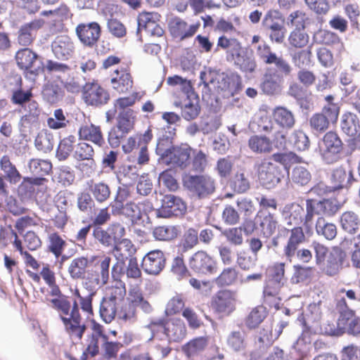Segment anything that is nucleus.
I'll list each match as a JSON object with an SVG mask.
<instances>
[{"label": "nucleus", "instance_id": "f257e3e1", "mask_svg": "<svg viewBox=\"0 0 360 360\" xmlns=\"http://www.w3.org/2000/svg\"><path fill=\"white\" fill-rule=\"evenodd\" d=\"M136 94L120 97L113 103V110L106 112L108 121H110L117 114L115 124L108 134V141L112 148L119 147L129 133L134 128L136 112L131 108L136 102Z\"/></svg>", "mask_w": 360, "mask_h": 360}, {"label": "nucleus", "instance_id": "f03ea898", "mask_svg": "<svg viewBox=\"0 0 360 360\" xmlns=\"http://www.w3.org/2000/svg\"><path fill=\"white\" fill-rule=\"evenodd\" d=\"M51 295L56 297L50 300L51 307L56 310L64 326L65 331L72 339L81 340L86 329L80 314L79 304L75 300L71 304L70 297L61 292L56 285H49Z\"/></svg>", "mask_w": 360, "mask_h": 360}, {"label": "nucleus", "instance_id": "7ed1b4c3", "mask_svg": "<svg viewBox=\"0 0 360 360\" xmlns=\"http://www.w3.org/2000/svg\"><path fill=\"white\" fill-rule=\"evenodd\" d=\"M262 130L272 134V139L265 135H252L248 140L250 149L258 154L270 153L273 148L283 150L286 148L287 134L278 131L274 124L264 126Z\"/></svg>", "mask_w": 360, "mask_h": 360}, {"label": "nucleus", "instance_id": "20e7f679", "mask_svg": "<svg viewBox=\"0 0 360 360\" xmlns=\"http://www.w3.org/2000/svg\"><path fill=\"white\" fill-rule=\"evenodd\" d=\"M200 78L206 84H216L226 98L234 96L241 89L239 77L220 73L217 69H206L200 72Z\"/></svg>", "mask_w": 360, "mask_h": 360}, {"label": "nucleus", "instance_id": "39448f33", "mask_svg": "<svg viewBox=\"0 0 360 360\" xmlns=\"http://www.w3.org/2000/svg\"><path fill=\"white\" fill-rule=\"evenodd\" d=\"M347 198L342 195L340 199L337 197L323 198L320 200L307 199L306 207L308 210L307 220L309 221L315 215L327 217L335 216L347 202Z\"/></svg>", "mask_w": 360, "mask_h": 360}, {"label": "nucleus", "instance_id": "423d86ee", "mask_svg": "<svg viewBox=\"0 0 360 360\" xmlns=\"http://www.w3.org/2000/svg\"><path fill=\"white\" fill-rule=\"evenodd\" d=\"M319 147L321 158L326 164H333L341 159L344 144L337 132H326L321 139Z\"/></svg>", "mask_w": 360, "mask_h": 360}, {"label": "nucleus", "instance_id": "0eeeda50", "mask_svg": "<svg viewBox=\"0 0 360 360\" xmlns=\"http://www.w3.org/2000/svg\"><path fill=\"white\" fill-rule=\"evenodd\" d=\"M162 143L158 144L157 150L161 153V157L167 165H172L181 169L186 168L191 163L192 148L188 143L172 146L164 150Z\"/></svg>", "mask_w": 360, "mask_h": 360}, {"label": "nucleus", "instance_id": "6e6552de", "mask_svg": "<svg viewBox=\"0 0 360 360\" xmlns=\"http://www.w3.org/2000/svg\"><path fill=\"white\" fill-rule=\"evenodd\" d=\"M90 333L86 338V347L81 356V360L95 357L100 353V345L109 340L105 327L95 320L91 321Z\"/></svg>", "mask_w": 360, "mask_h": 360}, {"label": "nucleus", "instance_id": "1a4fd4ad", "mask_svg": "<svg viewBox=\"0 0 360 360\" xmlns=\"http://www.w3.org/2000/svg\"><path fill=\"white\" fill-rule=\"evenodd\" d=\"M184 186L200 198L212 194L215 190V181L208 175L186 174L183 179Z\"/></svg>", "mask_w": 360, "mask_h": 360}, {"label": "nucleus", "instance_id": "9d476101", "mask_svg": "<svg viewBox=\"0 0 360 360\" xmlns=\"http://www.w3.org/2000/svg\"><path fill=\"white\" fill-rule=\"evenodd\" d=\"M181 94L173 98L174 105L181 109V115L184 120L191 121L196 119L201 111L198 96L194 89L189 93Z\"/></svg>", "mask_w": 360, "mask_h": 360}, {"label": "nucleus", "instance_id": "9b49d317", "mask_svg": "<svg viewBox=\"0 0 360 360\" xmlns=\"http://www.w3.org/2000/svg\"><path fill=\"white\" fill-rule=\"evenodd\" d=\"M118 256L117 262L112 265L111 269V276L115 281H120L122 276L124 275L125 262L128 258L134 257L133 255L136 252V247L132 242L127 238L122 239L114 246Z\"/></svg>", "mask_w": 360, "mask_h": 360}, {"label": "nucleus", "instance_id": "f8f14e48", "mask_svg": "<svg viewBox=\"0 0 360 360\" xmlns=\"http://www.w3.org/2000/svg\"><path fill=\"white\" fill-rule=\"evenodd\" d=\"M237 295L231 290H220L211 298L210 307L214 313L221 316H229L236 309Z\"/></svg>", "mask_w": 360, "mask_h": 360}, {"label": "nucleus", "instance_id": "ddd939ff", "mask_svg": "<svg viewBox=\"0 0 360 360\" xmlns=\"http://www.w3.org/2000/svg\"><path fill=\"white\" fill-rule=\"evenodd\" d=\"M308 210L306 207V211L302 206L297 203H291L284 207L283 211V216L284 217L286 224L288 226H301L308 232L311 230L313 220L311 219L308 221L307 219Z\"/></svg>", "mask_w": 360, "mask_h": 360}, {"label": "nucleus", "instance_id": "4468645a", "mask_svg": "<svg viewBox=\"0 0 360 360\" xmlns=\"http://www.w3.org/2000/svg\"><path fill=\"white\" fill-rule=\"evenodd\" d=\"M338 120V108L335 105L323 107L321 112L312 115L309 119V126L313 131L323 132L330 124H335Z\"/></svg>", "mask_w": 360, "mask_h": 360}, {"label": "nucleus", "instance_id": "2eb2a0df", "mask_svg": "<svg viewBox=\"0 0 360 360\" xmlns=\"http://www.w3.org/2000/svg\"><path fill=\"white\" fill-rule=\"evenodd\" d=\"M190 269L197 274H213L217 271V263L205 251L195 252L190 258Z\"/></svg>", "mask_w": 360, "mask_h": 360}, {"label": "nucleus", "instance_id": "dca6fc26", "mask_svg": "<svg viewBox=\"0 0 360 360\" xmlns=\"http://www.w3.org/2000/svg\"><path fill=\"white\" fill-rule=\"evenodd\" d=\"M15 60L19 68H67L63 64H54L46 60V64L37 53L28 48L19 50L15 54Z\"/></svg>", "mask_w": 360, "mask_h": 360}, {"label": "nucleus", "instance_id": "f3484780", "mask_svg": "<svg viewBox=\"0 0 360 360\" xmlns=\"http://www.w3.org/2000/svg\"><path fill=\"white\" fill-rule=\"evenodd\" d=\"M186 212V203L179 197L172 194L164 196L161 207L157 211L158 215L163 218L182 216Z\"/></svg>", "mask_w": 360, "mask_h": 360}, {"label": "nucleus", "instance_id": "a211bd4d", "mask_svg": "<svg viewBox=\"0 0 360 360\" xmlns=\"http://www.w3.org/2000/svg\"><path fill=\"white\" fill-rule=\"evenodd\" d=\"M304 229L302 226H295L290 229H285L288 239L283 251L284 256L290 262L295 257L299 247L307 240Z\"/></svg>", "mask_w": 360, "mask_h": 360}, {"label": "nucleus", "instance_id": "6ab92c4d", "mask_svg": "<svg viewBox=\"0 0 360 360\" xmlns=\"http://www.w3.org/2000/svg\"><path fill=\"white\" fill-rule=\"evenodd\" d=\"M83 99L88 105H102L109 101L110 94L98 83H88L84 88Z\"/></svg>", "mask_w": 360, "mask_h": 360}, {"label": "nucleus", "instance_id": "aec40b11", "mask_svg": "<svg viewBox=\"0 0 360 360\" xmlns=\"http://www.w3.org/2000/svg\"><path fill=\"white\" fill-rule=\"evenodd\" d=\"M258 176L266 186L272 187L281 181V172L277 165L269 160L264 159L258 166Z\"/></svg>", "mask_w": 360, "mask_h": 360}, {"label": "nucleus", "instance_id": "412c9836", "mask_svg": "<svg viewBox=\"0 0 360 360\" xmlns=\"http://www.w3.org/2000/svg\"><path fill=\"white\" fill-rule=\"evenodd\" d=\"M166 258L162 251H150L143 258L141 266L144 271L150 275H158L165 268Z\"/></svg>", "mask_w": 360, "mask_h": 360}, {"label": "nucleus", "instance_id": "4be33fe9", "mask_svg": "<svg viewBox=\"0 0 360 360\" xmlns=\"http://www.w3.org/2000/svg\"><path fill=\"white\" fill-rule=\"evenodd\" d=\"M168 26L171 35L179 40L193 37L199 27L198 24L188 25L185 20L179 17L171 18Z\"/></svg>", "mask_w": 360, "mask_h": 360}, {"label": "nucleus", "instance_id": "5701e85b", "mask_svg": "<svg viewBox=\"0 0 360 360\" xmlns=\"http://www.w3.org/2000/svg\"><path fill=\"white\" fill-rule=\"evenodd\" d=\"M345 258L346 252L344 250L338 246L333 247L323 263V271L330 276L336 275L342 268Z\"/></svg>", "mask_w": 360, "mask_h": 360}, {"label": "nucleus", "instance_id": "b1692460", "mask_svg": "<svg viewBox=\"0 0 360 360\" xmlns=\"http://www.w3.org/2000/svg\"><path fill=\"white\" fill-rule=\"evenodd\" d=\"M44 24L42 19H36L20 26L17 32V41L19 45L28 46L34 40L37 30Z\"/></svg>", "mask_w": 360, "mask_h": 360}, {"label": "nucleus", "instance_id": "393cba45", "mask_svg": "<svg viewBox=\"0 0 360 360\" xmlns=\"http://www.w3.org/2000/svg\"><path fill=\"white\" fill-rule=\"evenodd\" d=\"M80 41L85 46L92 47L101 36V27L97 22L80 24L76 28Z\"/></svg>", "mask_w": 360, "mask_h": 360}, {"label": "nucleus", "instance_id": "a878e982", "mask_svg": "<svg viewBox=\"0 0 360 360\" xmlns=\"http://www.w3.org/2000/svg\"><path fill=\"white\" fill-rule=\"evenodd\" d=\"M290 69H269L264 76L262 88L267 94H274L283 82V75H288Z\"/></svg>", "mask_w": 360, "mask_h": 360}, {"label": "nucleus", "instance_id": "bb28decb", "mask_svg": "<svg viewBox=\"0 0 360 360\" xmlns=\"http://www.w3.org/2000/svg\"><path fill=\"white\" fill-rule=\"evenodd\" d=\"M153 205L149 200L140 202L129 201L125 204L124 216L134 223L139 221L143 215L151 212Z\"/></svg>", "mask_w": 360, "mask_h": 360}, {"label": "nucleus", "instance_id": "cd10ccee", "mask_svg": "<svg viewBox=\"0 0 360 360\" xmlns=\"http://www.w3.org/2000/svg\"><path fill=\"white\" fill-rule=\"evenodd\" d=\"M78 136L80 140L91 141L98 147H103L105 144L101 127L92 123L82 124Z\"/></svg>", "mask_w": 360, "mask_h": 360}, {"label": "nucleus", "instance_id": "c85d7f7f", "mask_svg": "<svg viewBox=\"0 0 360 360\" xmlns=\"http://www.w3.org/2000/svg\"><path fill=\"white\" fill-rule=\"evenodd\" d=\"M110 77L113 89L119 93H126L132 88V77L127 69H115Z\"/></svg>", "mask_w": 360, "mask_h": 360}, {"label": "nucleus", "instance_id": "c756f323", "mask_svg": "<svg viewBox=\"0 0 360 360\" xmlns=\"http://www.w3.org/2000/svg\"><path fill=\"white\" fill-rule=\"evenodd\" d=\"M86 187L94 199L98 203L106 202L111 195L110 186L104 181H95L90 179L86 181Z\"/></svg>", "mask_w": 360, "mask_h": 360}, {"label": "nucleus", "instance_id": "7c9ffc66", "mask_svg": "<svg viewBox=\"0 0 360 360\" xmlns=\"http://www.w3.org/2000/svg\"><path fill=\"white\" fill-rule=\"evenodd\" d=\"M12 245L16 251L23 246L22 240L18 233L13 229L11 225L0 227V249L5 250L9 245Z\"/></svg>", "mask_w": 360, "mask_h": 360}, {"label": "nucleus", "instance_id": "2f4dec72", "mask_svg": "<svg viewBox=\"0 0 360 360\" xmlns=\"http://www.w3.org/2000/svg\"><path fill=\"white\" fill-rule=\"evenodd\" d=\"M272 117L274 122L281 128V129L278 130L283 131L286 134L285 129L292 128L295 123L292 112L284 107H276L272 112Z\"/></svg>", "mask_w": 360, "mask_h": 360}, {"label": "nucleus", "instance_id": "473e14b6", "mask_svg": "<svg viewBox=\"0 0 360 360\" xmlns=\"http://www.w3.org/2000/svg\"><path fill=\"white\" fill-rule=\"evenodd\" d=\"M338 326L349 334H360V317L356 316L354 311H347L343 314L342 317L338 319Z\"/></svg>", "mask_w": 360, "mask_h": 360}, {"label": "nucleus", "instance_id": "72a5a7b5", "mask_svg": "<svg viewBox=\"0 0 360 360\" xmlns=\"http://www.w3.org/2000/svg\"><path fill=\"white\" fill-rule=\"evenodd\" d=\"M51 226H46L45 231L48 233L47 248L56 258L60 257L67 247V242L57 231H51Z\"/></svg>", "mask_w": 360, "mask_h": 360}, {"label": "nucleus", "instance_id": "f704fd0d", "mask_svg": "<svg viewBox=\"0 0 360 360\" xmlns=\"http://www.w3.org/2000/svg\"><path fill=\"white\" fill-rule=\"evenodd\" d=\"M258 228L260 234L265 238H270L278 228V221L274 214L270 212L257 215Z\"/></svg>", "mask_w": 360, "mask_h": 360}, {"label": "nucleus", "instance_id": "c9c22d12", "mask_svg": "<svg viewBox=\"0 0 360 360\" xmlns=\"http://www.w3.org/2000/svg\"><path fill=\"white\" fill-rule=\"evenodd\" d=\"M186 325L181 319H168L167 338L168 342H180L186 338Z\"/></svg>", "mask_w": 360, "mask_h": 360}, {"label": "nucleus", "instance_id": "e433bc0d", "mask_svg": "<svg viewBox=\"0 0 360 360\" xmlns=\"http://www.w3.org/2000/svg\"><path fill=\"white\" fill-rule=\"evenodd\" d=\"M208 342L207 336L196 337L183 345L182 351L187 357L191 358L202 352L207 347Z\"/></svg>", "mask_w": 360, "mask_h": 360}, {"label": "nucleus", "instance_id": "4c0bfd02", "mask_svg": "<svg viewBox=\"0 0 360 360\" xmlns=\"http://www.w3.org/2000/svg\"><path fill=\"white\" fill-rule=\"evenodd\" d=\"M342 229L349 234H355L360 228V218L353 211H345L340 217Z\"/></svg>", "mask_w": 360, "mask_h": 360}, {"label": "nucleus", "instance_id": "58836bf2", "mask_svg": "<svg viewBox=\"0 0 360 360\" xmlns=\"http://www.w3.org/2000/svg\"><path fill=\"white\" fill-rule=\"evenodd\" d=\"M90 264L87 257L81 256L73 259L69 266L68 273L74 280H79L84 278L86 269Z\"/></svg>", "mask_w": 360, "mask_h": 360}, {"label": "nucleus", "instance_id": "ea45409f", "mask_svg": "<svg viewBox=\"0 0 360 360\" xmlns=\"http://www.w3.org/2000/svg\"><path fill=\"white\" fill-rule=\"evenodd\" d=\"M167 322L168 319L165 318L155 319L150 321L147 327L151 332V340H167Z\"/></svg>", "mask_w": 360, "mask_h": 360}, {"label": "nucleus", "instance_id": "a19ab883", "mask_svg": "<svg viewBox=\"0 0 360 360\" xmlns=\"http://www.w3.org/2000/svg\"><path fill=\"white\" fill-rule=\"evenodd\" d=\"M73 46L67 36L56 37L52 43V51L59 59L67 58L71 53Z\"/></svg>", "mask_w": 360, "mask_h": 360}, {"label": "nucleus", "instance_id": "79ce46f5", "mask_svg": "<svg viewBox=\"0 0 360 360\" xmlns=\"http://www.w3.org/2000/svg\"><path fill=\"white\" fill-rule=\"evenodd\" d=\"M340 127L342 131L349 136L356 135L360 128V121L358 117L352 112L342 115Z\"/></svg>", "mask_w": 360, "mask_h": 360}, {"label": "nucleus", "instance_id": "37998d69", "mask_svg": "<svg viewBox=\"0 0 360 360\" xmlns=\"http://www.w3.org/2000/svg\"><path fill=\"white\" fill-rule=\"evenodd\" d=\"M180 233L179 227L174 225L158 226L154 228L153 235L158 240L170 241L178 237Z\"/></svg>", "mask_w": 360, "mask_h": 360}, {"label": "nucleus", "instance_id": "c03bdc74", "mask_svg": "<svg viewBox=\"0 0 360 360\" xmlns=\"http://www.w3.org/2000/svg\"><path fill=\"white\" fill-rule=\"evenodd\" d=\"M41 95L46 102L56 103L63 97L64 91L58 84L49 82L44 84Z\"/></svg>", "mask_w": 360, "mask_h": 360}, {"label": "nucleus", "instance_id": "a18cd8bd", "mask_svg": "<svg viewBox=\"0 0 360 360\" xmlns=\"http://www.w3.org/2000/svg\"><path fill=\"white\" fill-rule=\"evenodd\" d=\"M293 274L290 278L292 284L308 283L313 277V267L295 264L292 266Z\"/></svg>", "mask_w": 360, "mask_h": 360}, {"label": "nucleus", "instance_id": "49530a36", "mask_svg": "<svg viewBox=\"0 0 360 360\" xmlns=\"http://www.w3.org/2000/svg\"><path fill=\"white\" fill-rule=\"evenodd\" d=\"M352 177V172L347 173L343 167L335 169L331 175L333 189L335 191L346 187L351 182Z\"/></svg>", "mask_w": 360, "mask_h": 360}, {"label": "nucleus", "instance_id": "de8ad7c7", "mask_svg": "<svg viewBox=\"0 0 360 360\" xmlns=\"http://www.w3.org/2000/svg\"><path fill=\"white\" fill-rule=\"evenodd\" d=\"M262 25L267 32L284 26L285 20L282 14L277 10H269L265 14Z\"/></svg>", "mask_w": 360, "mask_h": 360}, {"label": "nucleus", "instance_id": "09e8293b", "mask_svg": "<svg viewBox=\"0 0 360 360\" xmlns=\"http://www.w3.org/2000/svg\"><path fill=\"white\" fill-rule=\"evenodd\" d=\"M258 51L260 58L265 64L274 65L277 68H288L286 61L282 57L272 53L269 47L264 46L263 49H261L259 46Z\"/></svg>", "mask_w": 360, "mask_h": 360}, {"label": "nucleus", "instance_id": "8fccbe9b", "mask_svg": "<svg viewBox=\"0 0 360 360\" xmlns=\"http://www.w3.org/2000/svg\"><path fill=\"white\" fill-rule=\"evenodd\" d=\"M110 262V257L103 255L96 262L98 271H91L101 281V285L107 284L109 281Z\"/></svg>", "mask_w": 360, "mask_h": 360}, {"label": "nucleus", "instance_id": "3c124183", "mask_svg": "<svg viewBox=\"0 0 360 360\" xmlns=\"http://www.w3.org/2000/svg\"><path fill=\"white\" fill-rule=\"evenodd\" d=\"M267 314L268 312L264 307L259 305L255 307L245 319L246 326L250 329L257 328L266 317Z\"/></svg>", "mask_w": 360, "mask_h": 360}, {"label": "nucleus", "instance_id": "603ef678", "mask_svg": "<svg viewBox=\"0 0 360 360\" xmlns=\"http://www.w3.org/2000/svg\"><path fill=\"white\" fill-rule=\"evenodd\" d=\"M316 230L319 235L323 236L326 239L333 240L338 233V229L335 224L326 223L325 219L320 217L317 219Z\"/></svg>", "mask_w": 360, "mask_h": 360}, {"label": "nucleus", "instance_id": "864d4df0", "mask_svg": "<svg viewBox=\"0 0 360 360\" xmlns=\"http://www.w3.org/2000/svg\"><path fill=\"white\" fill-rule=\"evenodd\" d=\"M269 160L280 163L283 165L286 169H289L290 166L293 164L302 162V158L293 152L276 153L269 158Z\"/></svg>", "mask_w": 360, "mask_h": 360}, {"label": "nucleus", "instance_id": "5fc2aeb1", "mask_svg": "<svg viewBox=\"0 0 360 360\" xmlns=\"http://www.w3.org/2000/svg\"><path fill=\"white\" fill-rule=\"evenodd\" d=\"M99 313L102 320L105 323H111L116 316L117 303L114 301L103 298L100 304Z\"/></svg>", "mask_w": 360, "mask_h": 360}, {"label": "nucleus", "instance_id": "6e6d98bb", "mask_svg": "<svg viewBox=\"0 0 360 360\" xmlns=\"http://www.w3.org/2000/svg\"><path fill=\"white\" fill-rule=\"evenodd\" d=\"M167 82L170 86H176L179 85V88L174 90L172 93V98H174L178 96V94H181V93H189L193 88L192 86L191 82L186 79H184L180 76L174 75L172 77H169L167 78Z\"/></svg>", "mask_w": 360, "mask_h": 360}, {"label": "nucleus", "instance_id": "4d7b16f0", "mask_svg": "<svg viewBox=\"0 0 360 360\" xmlns=\"http://www.w3.org/2000/svg\"><path fill=\"white\" fill-rule=\"evenodd\" d=\"M311 19L307 14L302 11L292 12L288 17V25H291L295 27V30H304L307 25H310Z\"/></svg>", "mask_w": 360, "mask_h": 360}, {"label": "nucleus", "instance_id": "13d9d810", "mask_svg": "<svg viewBox=\"0 0 360 360\" xmlns=\"http://www.w3.org/2000/svg\"><path fill=\"white\" fill-rule=\"evenodd\" d=\"M29 169L34 176H44L51 171L52 165L47 160L32 159L29 162Z\"/></svg>", "mask_w": 360, "mask_h": 360}, {"label": "nucleus", "instance_id": "bf43d9fd", "mask_svg": "<svg viewBox=\"0 0 360 360\" xmlns=\"http://www.w3.org/2000/svg\"><path fill=\"white\" fill-rule=\"evenodd\" d=\"M0 167L6 174V178L13 183L18 182L21 176L15 166L11 162L8 155H4L0 160Z\"/></svg>", "mask_w": 360, "mask_h": 360}, {"label": "nucleus", "instance_id": "052dcab7", "mask_svg": "<svg viewBox=\"0 0 360 360\" xmlns=\"http://www.w3.org/2000/svg\"><path fill=\"white\" fill-rule=\"evenodd\" d=\"M245 335L243 330L232 331L227 338V345L236 352L243 350L246 347Z\"/></svg>", "mask_w": 360, "mask_h": 360}, {"label": "nucleus", "instance_id": "680f3d73", "mask_svg": "<svg viewBox=\"0 0 360 360\" xmlns=\"http://www.w3.org/2000/svg\"><path fill=\"white\" fill-rule=\"evenodd\" d=\"M232 188L238 193H244L250 188V182L244 172H237L232 180Z\"/></svg>", "mask_w": 360, "mask_h": 360}, {"label": "nucleus", "instance_id": "e2e57ef3", "mask_svg": "<svg viewBox=\"0 0 360 360\" xmlns=\"http://www.w3.org/2000/svg\"><path fill=\"white\" fill-rule=\"evenodd\" d=\"M76 142V137L75 135H69L63 139L58 145L57 150V155L59 159L65 160L73 150L74 144Z\"/></svg>", "mask_w": 360, "mask_h": 360}, {"label": "nucleus", "instance_id": "0e129e2a", "mask_svg": "<svg viewBox=\"0 0 360 360\" xmlns=\"http://www.w3.org/2000/svg\"><path fill=\"white\" fill-rule=\"evenodd\" d=\"M285 264L284 262H275L269 265L266 271L269 279L283 283L285 280Z\"/></svg>", "mask_w": 360, "mask_h": 360}, {"label": "nucleus", "instance_id": "69168bd1", "mask_svg": "<svg viewBox=\"0 0 360 360\" xmlns=\"http://www.w3.org/2000/svg\"><path fill=\"white\" fill-rule=\"evenodd\" d=\"M73 156L78 161L91 160L94 156V150L91 145L86 142H79L76 146Z\"/></svg>", "mask_w": 360, "mask_h": 360}, {"label": "nucleus", "instance_id": "338daca9", "mask_svg": "<svg viewBox=\"0 0 360 360\" xmlns=\"http://www.w3.org/2000/svg\"><path fill=\"white\" fill-rule=\"evenodd\" d=\"M72 292V295L79 300V303L82 310L88 315H93L94 309L92 302L95 295L87 294L84 296L81 294L79 289L77 287Z\"/></svg>", "mask_w": 360, "mask_h": 360}, {"label": "nucleus", "instance_id": "774afa93", "mask_svg": "<svg viewBox=\"0 0 360 360\" xmlns=\"http://www.w3.org/2000/svg\"><path fill=\"white\" fill-rule=\"evenodd\" d=\"M291 179L294 184L305 186L311 181V176L306 167L296 166L292 171Z\"/></svg>", "mask_w": 360, "mask_h": 360}]
</instances>
